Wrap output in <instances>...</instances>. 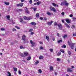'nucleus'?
Listing matches in <instances>:
<instances>
[{"label": "nucleus", "instance_id": "f257e3e1", "mask_svg": "<svg viewBox=\"0 0 76 76\" xmlns=\"http://www.w3.org/2000/svg\"><path fill=\"white\" fill-rule=\"evenodd\" d=\"M50 9L51 11H53L54 12H56V10L54 7H50Z\"/></svg>", "mask_w": 76, "mask_h": 76}, {"label": "nucleus", "instance_id": "f03ea898", "mask_svg": "<svg viewBox=\"0 0 76 76\" xmlns=\"http://www.w3.org/2000/svg\"><path fill=\"white\" fill-rule=\"evenodd\" d=\"M30 43L31 44V47H35V42H33L32 40H30Z\"/></svg>", "mask_w": 76, "mask_h": 76}, {"label": "nucleus", "instance_id": "7ed1b4c3", "mask_svg": "<svg viewBox=\"0 0 76 76\" xmlns=\"http://www.w3.org/2000/svg\"><path fill=\"white\" fill-rule=\"evenodd\" d=\"M58 26L59 29H62V25L59 23L57 24Z\"/></svg>", "mask_w": 76, "mask_h": 76}, {"label": "nucleus", "instance_id": "20e7f679", "mask_svg": "<svg viewBox=\"0 0 76 76\" xmlns=\"http://www.w3.org/2000/svg\"><path fill=\"white\" fill-rule=\"evenodd\" d=\"M26 37L25 35H23V36L22 37V40H23V41H25L26 39Z\"/></svg>", "mask_w": 76, "mask_h": 76}, {"label": "nucleus", "instance_id": "39448f33", "mask_svg": "<svg viewBox=\"0 0 76 76\" xmlns=\"http://www.w3.org/2000/svg\"><path fill=\"white\" fill-rule=\"evenodd\" d=\"M52 4L54 7H59V6H58V5L57 4H55V3H52Z\"/></svg>", "mask_w": 76, "mask_h": 76}, {"label": "nucleus", "instance_id": "423d86ee", "mask_svg": "<svg viewBox=\"0 0 76 76\" xmlns=\"http://www.w3.org/2000/svg\"><path fill=\"white\" fill-rule=\"evenodd\" d=\"M67 1H64V2H62L61 3V6H63V5H64V4H65V3H66Z\"/></svg>", "mask_w": 76, "mask_h": 76}, {"label": "nucleus", "instance_id": "0eeeda50", "mask_svg": "<svg viewBox=\"0 0 76 76\" xmlns=\"http://www.w3.org/2000/svg\"><path fill=\"white\" fill-rule=\"evenodd\" d=\"M67 72H73V71L71 69L69 68H68L67 69Z\"/></svg>", "mask_w": 76, "mask_h": 76}, {"label": "nucleus", "instance_id": "6e6552de", "mask_svg": "<svg viewBox=\"0 0 76 76\" xmlns=\"http://www.w3.org/2000/svg\"><path fill=\"white\" fill-rule=\"evenodd\" d=\"M53 23V21H51V22H48L47 23L48 25H49V26H50L52 24V23Z\"/></svg>", "mask_w": 76, "mask_h": 76}, {"label": "nucleus", "instance_id": "1a4fd4ad", "mask_svg": "<svg viewBox=\"0 0 76 76\" xmlns=\"http://www.w3.org/2000/svg\"><path fill=\"white\" fill-rule=\"evenodd\" d=\"M62 37L64 39H65L66 38H67V35L66 34H65L63 36H62Z\"/></svg>", "mask_w": 76, "mask_h": 76}, {"label": "nucleus", "instance_id": "9d476101", "mask_svg": "<svg viewBox=\"0 0 76 76\" xmlns=\"http://www.w3.org/2000/svg\"><path fill=\"white\" fill-rule=\"evenodd\" d=\"M50 71H53V70H54V68L53 66H50Z\"/></svg>", "mask_w": 76, "mask_h": 76}, {"label": "nucleus", "instance_id": "9b49d317", "mask_svg": "<svg viewBox=\"0 0 76 76\" xmlns=\"http://www.w3.org/2000/svg\"><path fill=\"white\" fill-rule=\"evenodd\" d=\"M66 20L67 23H70V20H69V19H66Z\"/></svg>", "mask_w": 76, "mask_h": 76}, {"label": "nucleus", "instance_id": "f8f14e48", "mask_svg": "<svg viewBox=\"0 0 76 76\" xmlns=\"http://www.w3.org/2000/svg\"><path fill=\"white\" fill-rule=\"evenodd\" d=\"M32 19V17H30L27 18V20H29L30 19Z\"/></svg>", "mask_w": 76, "mask_h": 76}, {"label": "nucleus", "instance_id": "ddd939ff", "mask_svg": "<svg viewBox=\"0 0 76 76\" xmlns=\"http://www.w3.org/2000/svg\"><path fill=\"white\" fill-rule=\"evenodd\" d=\"M7 73H8L7 75V76H12V75H11V73H10V72H7Z\"/></svg>", "mask_w": 76, "mask_h": 76}, {"label": "nucleus", "instance_id": "4468645a", "mask_svg": "<svg viewBox=\"0 0 76 76\" xmlns=\"http://www.w3.org/2000/svg\"><path fill=\"white\" fill-rule=\"evenodd\" d=\"M31 24L32 25H34L35 26V25H36V23H35L34 22H32L31 23Z\"/></svg>", "mask_w": 76, "mask_h": 76}, {"label": "nucleus", "instance_id": "2eb2a0df", "mask_svg": "<svg viewBox=\"0 0 76 76\" xmlns=\"http://www.w3.org/2000/svg\"><path fill=\"white\" fill-rule=\"evenodd\" d=\"M24 55L25 56H28V52H24Z\"/></svg>", "mask_w": 76, "mask_h": 76}, {"label": "nucleus", "instance_id": "dca6fc26", "mask_svg": "<svg viewBox=\"0 0 76 76\" xmlns=\"http://www.w3.org/2000/svg\"><path fill=\"white\" fill-rule=\"evenodd\" d=\"M4 3L6 5H7V6H8V5H9V3L8 2H6V1L4 2Z\"/></svg>", "mask_w": 76, "mask_h": 76}, {"label": "nucleus", "instance_id": "f3484780", "mask_svg": "<svg viewBox=\"0 0 76 76\" xmlns=\"http://www.w3.org/2000/svg\"><path fill=\"white\" fill-rule=\"evenodd\" d=\"M26 13H29V11H28V9L26 8Z\"/></svg>", "mask_w": 76, "mask_h": 76}, {"label": "nucleus", "instance_id": "a211bd4d", "mask_svg": "<svg viewBox=\"0 0 76 76\" xmlns=\"http://www.w3.org/2000/svg\"><path fill=\"white\" fill-rule=\"evenodd\" d=\"M20 49H25V48L23 47V46L21 45L20 46Z\"/></svg>", "mask_w": 76, "mask_h": 76}, {"label": "nucleus", "instance_id": "6ab92c4d", "mask_svg": "<svg viewBox=\"0 0 76 76\" xmlns=\"http://www.w3.org/2000/svg\"><path fill=\"white\" fill-rule=\"evenodd\" d=\"M75 45V44L74 43H72V45L71 46V48L72 49H73L74 48V47L73 46V45Z\"/></svg>", "mask_w": 76, "mask_h": 76}, {"label": "nucleus", "instance_id": "aec40b11", "mask_svg": "<svg viewBox=\"0 0 76 76\" xmlns=\"http://www.w3.org/2000/svg\"><path fill=\"white\" fill-rule=\"evenodd\" d=\"M31 59V56H29L27 58V60H30Z\"/></svg>", "mask_w": 76, "mask_h": 76}, {"label": "nucleus", "instance_id": "412c9836", "mask_svg": "<svg viewBox=\"0 0 76 76\" xmlns=\"http://www.w3.org/2000/svg\"><path fill=\"white\" fill-rule=\"evenodd\" d=\"M39 60H41V59H43V58H44V57L43 56H39Z\"/></svg>", "mask_w": 76, "mask_h": 76}, {"label": "nucleus", "instance_id": "4be33fe9", "mask_svg": "<svg viewBox=\"0 0 76 76\" xmlns=\"http://www.w3.org/2000/svg\"><path fill=\"white\" fill-rule=\"evenodd\" d=\"M36 16L37 18H39V13H37L36 15Z\"/></svg>", "mask_w": 76, "mask_h": 76}, {"label": "nucleus", "instance_id": "5701e85b", "mask_svg": "<svg viewBox=\"0 0 76 76\" xmlns=\"http://www.w3.org/2000/svg\"><path fill=\"white\" fill-rule=\"evenodd\" d=\"M31 9H33L34 11V12H35V10H37V7H35L34 8L32 7Z\"/></svg>", "mask_w": 76, "mask_h": 76}, {"label": "nucleus", "instance_id": "b1692460", "mask_svg": "<svg viewBox=\"0 0 76 76\" xmlns=\"http://www.w3.org/2000/svg\"><path fill=\"white\" fill-rule=\"evenodd\" d=\"M46 39H47L48 41V42H49V40H48V39H49V37H48V36H46Z\"/></svg>", "mask_w": 76, "mask_h": 76}, {"label": "nucleus", "instance_id": "393cba45", "mask_svg": "<svg viewBox=\"0 0 76 76\" xmlns=\"http://www.w3.org/2000/svg\"><path fill=\"white\" fill-rule=\"evenodd\" d=\"M7 19H8V20H10V15H7Z\"/></svg>", "mask_w": 76, "mask_h": 76}, {"label": "nucleus", "instance_id": "a878e982", "mask_svg": "<svg viewBox=\"0 0 76 76\" xmlns=\"http://www.w3.org/2000/svg\"><path fill=\"white\" fill-rule=\"evenodd\" d=\"M61 53L60 52H59L57 54V56H60V55H61Z\"/></svg>", "mask_w": 76, "mask_h": 76}, {"label": "nucleus", "instance_id": "bb28decb", "mask_svg": "<svg viewBox=\"0 0 76 76\" xmlns=\"http://www.w3.org/2000/svg\"><path fill=\"white\" fill-rule=\"evenodd\" d=\"M38 63H39V61H37L35 63V64L37 65V64H38Z\"/></svg>", "mask_w": 76, "mask_h": 76}, {"label": "nucleus", "instance_id": "cd10ccee", "mask_svg": "<svg viewBox=\"0 0 76 76\" xmlns=\"http://www.w3.org/2000/svg\"><path fill=\"white\" fill-rule=\"evenodd\" d=\"M57 61H61V59L59 58H57L56 59Z\"/></svg>", "mask_w": 76, "mask_h": 76}, {"label": "nucleus", "instance_id": "c85d7f7f", "mask_svg": "<svg viewBox=\"0 0 76 76\" xmlns=\"http://www.w3.org/2000/svg\"><path fill=\"white\" fill-rule=\"evenodd\" d=\"M20 19L21 20L20 21V22L21 23H22V22H23V19H22V18H20Z\"/></svg>", "mask_w": 76, "mask_h": 76}, {"label": "nucleus", "instance_id": "c756f323", "mask_svg": "<svg viewBox=\"0 0 76 76\" xmlns=\"http://www.w3.org/2000/svg\"><path fill=\"white\" fill-rule=\"evenodd\" d=\"M49 50L50 52H51V53H53V49H50Z\"/></svg>", "mask_w": 76, "mask_h": 76}, {"label": "nucleus", "instance_id": "7c9ffc66", "mask_svg": "<svg viewBox=\"0 0 76 76\" xmlns=\"http://www.w3.org/2000/svg\"><path fill=\"white\" fill-rule=\"evenodd\" d=\"M38 72L39 73H42V70H41V69H39L38 70Z\"/></svg>", "mask_w": 76, "mask_h": 76}, {"label": "nucleus", "instance_id": "2f4dec72", "mask_svg": "<svg viewBox=\"0 0 76 76\" xmlns=\"http://www.w3.org/2000/svg\"><path fill=\"white\" fill-rule=\"evenodd\" d=\"M47 14L48 15H51V13H50V12H47Z\"/></svg>", "mask_w": 76, "mask_h": 76}, {"label": "nucleus", "instance_id": "473e14b6", "mask_svg": "<svg viewBox=\"0 0 76 76\" xmlns=\"http://www.w3.org/2000/svg\"><path fill=\"white\" fill-rule=\"evenodd\" d=\"M20 55L21 57H25V55H24L22 53H21Z\"/></svg>", "mask_w": 76, "mask_h": 76}, {"label": "nucleus", "instance_id": "72a5a7b5", "mask_svg": "<svg viewBox=\"0 0 76 76\" xmlns=\"http://www.w3.org/2000/svg\"><path fill=\"white\" fill-rule=\"evenodd\" d=\"M15 28H16L18 29H20V28L17 26H15Z\"/></svg>", "mask_w": 76, "mask_h": 76}, {"label": "nucleus", "instance_id": "f704fd0d", "mask_svg": "<svg viewBox=\"0 0 76 76\" xmlns=\"http://www.w3.org/2000/svg\"><path fill=\"white\" fill-rule=\"evenodd\" d=\"M20 5L21 7H22V6H23V3H20Z\"/></svg>", "mask_w": 76, "mask_h": 76}, {"label": "nucleus", "instance_id": "c9c22d12", "mask_svg": "<svg viewBox=\"0 0 76 76\" xmlns=\"http://www.w3.org/2000/svg\"><path fill=\"white\" fill-rule=\"evenodd\" d=\"M33 30V29L32 28H31L30 29L29 31V32H32Z\"/></svg>", "mask_w": 76, "mask_h": 76}, {"label": "nucleus", "instance_id": "e433bc0d", "mask_svg": "<svg viewBox=\"0 0 76 76\" xmlns=\"http://www.w3.org/2000/svg\"><path fill=\"white\" fill-rule=\"evenodd\" d=\"M60 51L61 52H62V53H64V51L63 49H61L60 50Z\"/></svg>", "mask_w": 76, "mask_h": 76}, {"label": "nucleus", "instance_id": "4c0bfd02", "mask_svg": "<svg viewBox=\"0 0 76 76\" xmlns=\"http://www.w3.org/2000/svg\"><path fill=\"white\" fill-rule=\"evenodd\" d=\"M66 45H63L61 46L62 48H65L66 47Z\"/></svg>", "mask_w": 76, "mask_h": 76}, {"label": "nucleus", "instance_id": "58836bf2", "mask_svg": "<svg viewBox=\"0 0 76 76\" xmlns=\"http://www.w3.org/2000/svg\"><path fill=\"white\" fill-rule=\"evenodd\" d=\"M41 3V1H38L37 3V5H39V4Z\"/></svg>", "mask_w": 76, "mask_h": 76}, {"label": "nucleus", "instance_id": "ea45409f", "mask_svg": "<svg viewBox=\"0 0 76 76\" xmlns=\"http://www.w3.org/2000/svg\"><path fill=\"white\" fill-rule=\"evenodd\" d=\"M14 70L15 72H16L17 71V68H14Z\"/></svg>", "mask_w": 76, "mask_h": 76}, {"label": "nucleus", "instance_id": "a19ab883", "mask_svg": "<svg viewBox=\"0 0 76 76\" xmlns=\"http://www.w3.org/2000/svg\"><path fill=\"white\" fill-rule=\"evenodd\" d=\"M1 30L2 31H5V28H1Z\"/></svg>", "mask_w": 76, "mask_h": 76}, {"label": "nucleus", "instance_id": "79ce46f5", "mask_svg": "<svg viewBox=\"0 0 76 76\" xmlns=\"http://www.w3.org/2000/svg\"><path fill=\"white\" fill-rule=\"evenodd\" d=\"M40 50H43L44 49V48L42 47H40L39 48Z\"/></svg>", "mask_w": 76, "mask_h": 76}, {"label": "nucleus", "instance_id": "37998d69", "mask_svg": "<svg viewBox=\"0 0 76 76\" xmlns=\"http://www.w3.org/2000/svg\"><path fill=\"white\" fill-rule=\"evenodd\" d=\"M65 25H66V26L68 28H70V26H69L68 24H65Z\"/></svg>", "mask_w": 76, "mask_h": 76}, {"label": "nucleus", "instance_id": "c03bdc74", "mask_svg": "<svg viewBox=\"0 0 76 76\" xmlns=\"http://www.w3.org/2000/svg\"><path fill=\"white\" fill-rule=\"evenodd\" d=\"M57 23H56V22L54 23V26H57Z\"/></svg>", "mask_w": 76, "mask_h": 76}, {"label": "nucleus", "instance_id": "a18cd8bd", "mask_svg": "<svg viewBox=\"0 0 76 76\" xmlns=\"http://www.w3.org/2000/svg\"><path fill=\"white\" fill-rule=\"evenodd\" d=\"M24 19L25 20H27V18L26 16L24 17Z\"/></svg>", "mask_w": 76, "mask_h": 76}, {"label": "nucleus", "instance_id": "49530a36", "mask_svg": "<svg viewBox=\"0 0 76 76\" xmlns=\"http://www.w3.org/2000/svg\"><path fill=\"white\" fill-rule=\"evenodd\" d=\"M22 10H22V9H19L18 10V11L19 12H21L22 11Z\"/></svg>", "mask_w": 76, "mask_h": 76}, {"label": "nucleus", "instance_id": "de8ad7c7", "mask_svg": "<svg viewBox=\"0 0 76 76\" xmlns=\"http://www.w3.org/2000/svg\"><path fill=\"white\" fill-rule=\"evenodd\" d=\"M73 37H76V33H75L73 34Z\"/></svg>", "mask_w": 76, "mask_h": 76}, {"label": "nucleus", "instance_id": "09e8293b", "mask_svg": "<svg viewBox=\"0 0 76 76\" xmlns=\"http://www.w3.org/2000/svg\"><path fill=\"white\" fill-rule=\"evenodd\" d=\"M72 19H73L74 21H75V20H76V18L75 17H73L72 18Z\"/></svg>", "mask_w": 76, "mask_h": 76}, {"label": "nucleus", "instance_id": "8fccbe9b", "mask_svg": "<svg viewBox=\"0 0 76 76\" xmlns=\"http://www.w3.org/2000/svg\"><path fill=\"white\" fill-rule=\"evenodd\" d=\"M18 74L19 75H20L21 74V72L20 71V70H19L18 71Z\"/></svg>", "mask_w": 76, "mask_h": 76}, {"label": "nucleus", "instance_id": "3c124183", "mask_svg": "<svg viewBox=\"0 0 76 76\" xmlns=\"http://www.w3.org/2000/svg\"><path fill=\"white\" fill-rule=\"evenodd\" d=\"M72 28H75V26L74 25H72L71 27Z\"/></svg>", "mask_w": 76, "mask_h": 76}, {"label": "nucleus", "instance_id": "603ef678", "mask_svg": "<svg viewBox=\"0 0 76 76\" xmlns=\"http://www.w3.org/2000/svg\"><path fill=\"white\" fill-rule=\"evenodd\" d=\"M29 3H30V4H31L32 3V0H30L29 1Z\"/></svg>", "mask_w": 76, "mask_h": 76}, {"label": "nucleus", "instance_id": "864d4df0", "mask_svg": "<svg viewBox=\"0 0 76 76\" xmlns=\"http://www.w3.org/2000/svg\"><path fill=\"white\" fill-rule=\"evenodd\" d=\"M13 31H16V29L15 28H13L12 29Z\"/></svg>", "mask_w": 76, "mask_h": 76}, {"label": "nucleus", "instance_id": "5fc2aeb1", "mask_svg": "<svg viewBox=\"0 0 76 76\" xmlns=\"http://www.w3.org/2000/svg\"><path fill=\"white\" fill-rule=\"evenodd\" d=\"M65 5H66V6H69V3H65Z\"/></svg>", "mask_w": 76, "mask_h": 76}, {"label": "nucleus", "instance_id": "6e6d98bb", "mask_svg": "<svg viewBox=\"0 0 76 76\" xmlns=\"http://www.w3.org/2000/svg\"><path fill=\"white\" fill-rule=\"evenodd\" d=\"M58 43H60V42H62V40H60L59 41H58Z\"/></svg>", "mask_w": 76, "mask_h": 76}, {"label": "nucleus", "instance_id": "4d7b16f0", "mask_svg": "<svg viewBox=\"0 0 76 76\" xmlns=\"http://www.w3.org/2000/svg\"><path fill=\"white\" fill-rule=\"evenodd\" d=\"M68 53L69 55H70V54H71V52H70V51H69Z\"/></svg>", "mask_w": 76, "mask_h": 76}, {"label": "nucleus", "instance_id": "13d9d810", "mask_svg": "<svg viewBox=\"0 0 76 76\" xmlns=\"http://www.w3.org/2000/svg\"><path fill=\"white\" fill-rule=\"evenodd\" d=\"M69 16L70 17V18H72V17H73V15L71 14Z\"/></svg>", "mask_w": 76, "mask_h": 76}, {"label": "nucleus", "instance_id": "bf43d9fd", "mask_svg": "<svg viewBox=\"0 0 76 76\" xmlns=\"http://www.w3.org/2000/svg\"><path fill=\"white\" fill-rule=\"evenodd\" d=\"M40 20H42V19H43V18H42V17H40Z\"/></svg>", "mask_w": 76, "mask_h": 76}, {"label": "nucleus", "instance_id": "052dcab7", "mask_svg": "<svg viewBox=\"0 0 76 76\" xmlns=\"http://www.w3.org/2000/svg\"><path fill=\"white\" fill-rule=\"evenodd\" d=\"M33 34H34V32H31V35H33Z\"/></svg>", "mask_w": 76, "mask_h": 76}, {"label": "nucleus", "instance_id": "680f3d73", "mask_svg": "<svg viewBox=\"0 0 76 76\" xmlns=\"http://www.w3.org/2000/svg\"><path fill=\"white\" fill-rule=\"evenodd\" d=\"M68 44H69V45H71L70 43V42H69V41H68Z\"/></svg>", "mask_w": 76, "mask_h": 76}, {"label": "nucleus", "instance_id": "e2e57ef3", "mask_svg": "<svg viewBox=\"0 0 76 76\" xmlns=\"http://www.w3.org/2000/svg\"><path fill=\"white\" fill-rule=\"evenodd\" d=\"M61 14L62 15H64V12H62L61 13Z\"/></svg>", "mask_w": 76, "mask_h": 76}, {"label": "nucleus", "instance_id": "0e129e2a", "mask_svg": "<svg viewBox=\"0 0 76 76\" xmlns=\"http://www.w3.org/2000/svg\"><path fill=\"white\" fill-rule=\"evenodd\" d=\"M58 74V73H57L56 72H55V75H57Z\"/></svg>", "mask_w": 76, "mask_h": 76}, {"label": "nucleus", "instance_id": "69168bd1", "mask_svg": "<svg viewBox=\"0 0 76 76\" xmlns=\"http://www.w3.org/2000/svg\"><path fill=\"white\" fill-rule=\"evenodd\" d=\"M47 18H44L43 20H47Z\"/></svg>", "mask_w": 76, "mask_h": 76}, {"label": "nucleus", "instance_id": "338daca9", "mask_svg": "<svg viewBox=\"0 0 76 76\" xmlns=\"http://www.w3.org/2000/svg\"><path fill=\"white\" fill-rule=\"evenodd\" d=\"M20 6V4H17V6H18V7H19V6Z\"/></svg>", "mask_w": 76, "mask_h": 76}, {"label": "nucleus", "instance_id": "774afa93", "mask_svg": "<svg viewBox=\"0 0 76 76\" xmlns=\"http://www.w3.org/2000/svg\"><path fill=\"white\" fill-rule=\"evenodd\" d=\"M62 22H63V23H64V20H62Z\"/></svg>", "mask_w": 76, "mask_h": 76}]
</instances>
